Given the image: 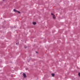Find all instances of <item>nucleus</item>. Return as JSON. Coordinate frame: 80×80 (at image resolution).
Returning a JSON list of instances; mask_svg holds the SVG:
<instances>
[{
  "mask_svg": "<svg viewBox=\"0 0 80 80\" xmlns=\"http://www.w3.org/2000/svg\"><path fill=\"white\" fill-rule=\"evenodd\" d=\"M51 15L53 16V18L54 19H55L56 18H55V15L53 14V13H51Z\"/></svg>",
  "mask_w": 80,
  "mask_h": 80,
  "instance_id": "obj_1",
  "label": "nucleus"
},
{
  "mask_svg": "<svg viewBox=\"0 0 80 80\" xmlns=\"http://www.w3.org/2000/svg\"><path fill=\"white\" fill-rule=\"evenodd\" d=\"M23 75L24 78H26V77H27V76L26 75V74H25V73H23Z\"/></svg>",
  "mask_w": 80,
  "mask_h": 80,
  "instance_id": "obj_2",
  "label": "nucleus"
},
{
  "mask_svg": "<svg viewBox=\"0 0 80 80\" xmlns=\"http://www.w3.org/2000/svg\"><path fill=\"white\" fill-rule=\"evenodd\" d=\"M51 75L52 77H54L55 76V74H54V73H52Z\"/></svg>",
  "mask_w": 80,
  "mask_h": 80,
  "instance_id": "obj_3",
  "label": "nucleus"
},
{
  "mask_svg": "<svg viewBox=\"0 0 80 80\" xmlns=\"http://www.w3.org/2000/svg\"><path fill=\"white\" fill-rule=\"evenodd\" d=\"M32 23L33 25H36V24H37V23H36V22H33Z\"/></svg>",
  "mask_w": 80,
  "mask_h": 80,
  "instance_id": "obj_4",
  "label": "nucleus"
},
{
  "mask_svg": "<svg viewBox=\"0 0 80 80\" xmlns=\"http://www.w3.org/2000/svg\"><path fill=\"white\" fill-rule=\"evenodd\" d=\"M13 11H14V12H17V10H16V9H13Z\"/></svg>",
  "mask_w": 80,
  "mask_h": 80,
  "instance_id": "obj_5",
  "label": "nucleus"
},
{
  "mask_svg": "<svg viewBox=\"0 0 80 80\" xmlns=\"http://www.w3.org/2000/svg\"><path fill=\"white\" fill-rule=\"evenodd\" d=\"M78 75L80 77V72L78 73Z\"/></svg>",
  "mask_w": 80,
  "mask_h": 80,
  "instance_id": "obj_6",
  "label": "nucleus"
},
{
  "mask_svg": "<svg viewBox=\"0 0 80 80\" xmlns=\"http://www.w3.org/2000/svg\"><path fill=\"white\" fill-rule=\"evenodd\" d=\"M17 12H18V13H20V12L18 11H17Z\"/></svg>",
  "mask_w": 80,
  "mask_h": 80,
  "instance_id": "obj_7",
  "label": "nucleus"
},
{
  "mask_svg": "<svg viewBox=\"0 0 80 80\" xmlns=\"http://www.w3.org/2000/svg\"><path fill=\"white\" fill-rule=\"evenodd\" d=\"M26 70H28V68H26Z\"/></svg>",
  "mask_w": 80,
  "mask_h": 80,
  "instance_id": "obj_8",
  "label": "nucleus"
},
{
  "mask_svg": "<svg viewBox=\"0 0 80 80\" xmlns=\"http://www.w3.org/2000/svg\"><path fill=\"white\" fill-rule=\"evenodd\" d=\"M36 53H37V52H36Z\"/></svg>",
  "mask_w": 80,
  "mask_h": 80,
  "instance_id": "obj_9",
  "label": "nucleus"
},
{
  "mask_svg": "<svg viewBox=\"0 0 80 80\" xmlns=\"http://www.w3.org/2000/svg\"><path fill=\"white\" fill-rule=\"evenodd\" d=\"M27 48V47H25V48Z\"/></svg>",
  "mask_w": 80,
  "mask_h": 80,
  "instance_id": "obj_10",
  "label": "nucleus"
},
{
  "mask_svg": "<svg viewBox=\"0 0 80 80\" xmlns=\"http://www.w3.org/2000/svg\"><path fill=\"white\" fill-rule=\"evenodd\" d=\"M3 0V1H4V0Z\"/></svg>",
  "mask_w": 80,
  "mask_h": 80,
  "instance_id": "obj_11",
  "label": "nucleus"
},
{
  "mask_svg": "<svg viewBox=\"0 0 80 80\" xmlns=\"http://www.w3.org/2000/svg\"><path fill=\"white\" fill-rule=\"evenodd\" d=\"M16 44H17V43H16Z\"/></svg>",
  "mask_w": 80,
  "mask_h": 80,
  "instance_id": "obj_12",
  "label": "nucleus"
}]
</instances>
